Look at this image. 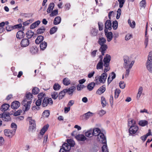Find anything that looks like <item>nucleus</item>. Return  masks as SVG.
I'll use <instances>...</instances> for the list:
<instances>
[{
  "instance_id": "obj_61",
  "label": "nucleus",
  "mask_w": 152,
  "mask_h": 152,
  "mask_svg": "<svg viewBox=\"0 0 152 152\" xmlns=\"http://www.w3.org/2000/svg\"><path fill=\"white\" fill-rule=\"evenodd\" d=\"M119 86L121 88L124 89L125 87V84L124 82L121 81L119 83Z\"/></svg>"
},
{
  "instance_id": "obj_14",
  "label": "nucleus",
  "mask_w": 152,
  "mask_h": 152,
  "mask_svg": "<svg viewBox=\"0 0 152 152\" xmlns=\"http://www.w3.org/2000/svg\"><path fill=\"white\" fill-rule=\"evenodd\" d=\"M116 77L115 74L113 72L110 73L107 79L108 84H110Z\"/></svg>"
},
{
  "instance_id": "obj_23",
  "label": "nucleus",
  "mask_w": 152,
  "mask_h": 152,
  "mask_svg": "<svg viewBox=\"0 0 152 152\" xmlns=\"http://www.w3.org/2000/svg\"><path fill=\"white\" fill-rule=\"evenodd\" d=\"M42 100L41 99H38V100L36 102V104L37 106L38 107H36V106L33 107H32V110H35L36 109L37 110H38L39 109L40 107H39V106H40L41 104Z\"/></svg>"
},
{
  "instance_id": "obj_58",
  "label": "nucleus",
  "mask_w": 152,
  "mask_h": 152,
  "mask_svg": "<svg viewBox=\"0 0 152 152\" xmlns=\"http://www.w3.org/2000/svg\"><path fill=\"white\" fill-rule=\"evenodd\" d=\"M132 36L131 34H128L126 35L125 37V39L126 40H128L131 39Z\"/></svg>"
},
{
  "instance_id": "obj_27",
  "label": "nucleus",
  "mask_w": 152,
  "mask_h": 152,
  "mask_svg": "<svg viewBox=\"0 0 152 152\" xmlns=\"http://www.w3.org/2000/svg\"><path fill=\"white\" fill-rule=\"evenodd\" d=\"M24 36V34L23 31H19L16 34V37L18 39H21L23 38Z\"/></svg>"
},
{
  "instance_id": "obj_48",
  "label": "nucleus",
  "mask_w": 152,
  "mask_h": 152,
  "mask_svg": "<svg viewBox=\"0 0 152 152\" xmlns=\"http://www.w3.org/2000/svg\"><path fill=\"white\" fill-rule=\"evenodd\" d=\"M45 29L44 27H42L41 28L38 29L37 31V33L40 34L43 33L45 31Z\"/></svg>"
},
{
  "instance_id": "obj_54",
  "label": "nucleus",
  "mask_w": 152,
  "mask_h": 152,
  "mask_svg": "<svg viewBox=\"0 0 152 152\" xmlns=\"http://www.w3.org/2000/svg\"><path fill=\"white\" fill-rule=\"evenodd\" d=\"M146 1L145 0H142L140 1V5L141 7L145 8L146 6Z\"/></svg>"
},
{
  "instance_id": "obj_52",
  "label": "nucleus",
  "mask_w": 152,
  "mask_h": 152,
  "mask_svg": "<svg viewBox=\"0 0 152 152\" xmlns=\"http://www.w3.org/2000/svg\"><path fill=\"white\" fill-rule=\"evenodd\" d=\"M118 26V22L116 20L114 21L113 23L112 27L114 30H116Z\"/></svg>"
},
{
  "instance_id": "obj_4",
  "label": "nucleus",
  "mask_w": 152,
  "mask_h": 152,
  "mask_svg": "<svg viewBox=\"0 0 152 152\" xmlns=\"http://www.w3.org/2000/svg\"><path fill=\"white\" fill-rule=\"evenodd\" d=\"M31 103V101H27L26 99L23 100L22 104L23 105V109L25 108V109H23L24 111H28L29 109Z\"/></svg>"
},
{
  "instance_id": "obj_17",
  "label": "nucleus",
  "mask_w": 152,
  "mask_h": 152,
  "mask_svg": "<svg viewBox=\"0 0 152 152\" xmlns=\"http://www.w3.org/2000/svg\"><path fill=\"white\" fill-rule=\"evenodd\" d=\"M29 118L30 125V127L32 129H33L36 128V124L35 121L30 117H29Z\"/></svg>"
},
{
  "instance_id": "obj_24",
  "label": "nucleus",
  "mask_w": 152,
  "mask_h": 152,
  "mask_svg": "<svg viewBox=\"0 0 152 152\" xmlns=\"http://www.w3.org/2000/svg\"><path fill=\"white\" fill-rule=\"evenodd\" d=\"M49 127V125L48 124L45 125L43 126L42 128L41 129L40 131V133L42 135H43L44 134L45 132L48 130Z\"/></svg>"
},
{
  "instance_id": "obj_30",
  "label": "nucleus",
  "mask_w": 152,
  "mask_h": 152,
  "mask_svg": "<svg viewBox=\"0 0 152 152\" xmlns=\"http://www.w3.org/2000/svg\"><path fill=\"white\" fill-rule=\"evenodd\" d=\"M85 135L88 137H91L94 136L93 134V129H91L88 130L85 133Z\"/></svg>"
},
{
  "instance_id": "obj_5",
  "label": "nucleus",
  "mask_w": 152,
  "mask_h": 152,
  "mask_svg": "<svg viewBox=\"0 0 152 152\" xmlns=\"http://www.w3.org/2000/svg\"><path fill=\"white\" fill-rule=\"evenodd\" d=\"M53 102L51 98H45L42 101V105L43 107H46L48 105H51Z\"/></svg>"
},
{
  "instance_id": "obj_12",
  "label": "nucleus",
  "mask_w": 152,
  "mask_h": 152,
  "mask_svg": "<svg viewBox=\"0 0 152 152\" xmlns=\"http://www.w3.org/2000/svg\"><path fill=\"white\" fill-rule=\"evenodd\" d=\"M105 35L107 38L108 42H110L113 39V34L111 32H107L106 29H104Z\"/></svg>"
},
{
  "instance_id": "obj_3",
  "label": "nucleus",
  "mask_w": 152,
  "mask_h": 152,
  "mask_svg": "<svg viewBox=\"0 0 152 152\" xmlns=\"http://www.w3.org/2000/svg\"><path fill=\"white\" fill-rule=\"evenodd\" d=\"M124 67L125 69H131L134 62V61H131L128 57L124 58Z\"/></svg>"
},
{
  "instance_id": "obj_42",
  "label": "nucleus",
  "mask_w": 152,
  "mask_h": 152,
  "mask_svg": "<svg viewBox=\"0 0 152 152\" xmlns=\"http://www.w3.org/2000/svg\"><path fill=\"white\" fill-rule=\"evenodd\" d=\"M51 96L52 98L54 99H56L58 97V93L57 92L54 91L52 93Z\"/></svg>"
},
{
  "instance_id": "obj_53",
  "label": "nucleus",
  "mask_w": 152,
  "mask_h": 152,
  "mask_svg": "<svg viewBox=\"0 0 152 152\" xmlns=\"http://www.w3.org/2000/svg\"><path fill=\"white\" fill-rule=\"evenodd\" d=\"M121 92V91L119 89H116L115 92V98H117L119 95V94Z\"/></svg>"
},
{
  "instance_id": "obj_20",
  "label": "nucleus",
  "mask_w": 152,
  "mask_h": 152,
  "mask_svg": "<svg viewBox=\"0 0 152 152\" xmlns=\"http://www.w3.org/2000/svg\"><path fill=\"white\" fill-rule=\"evenodd\" d=\"M101 132V130L98 128L93 129V134L94 136H97Z\"/></svg>"
},
{
  "instance_id": "obj_2",
  "label": "nucleus",
  "mask_w": 152,
  "mask_h": 152,
  "mask_svg": "<svg viewBox=\"0 0 152 152\" xmlns=\"http://www.w3.org/2000/svg\"><path fill=\"white\" fill-rule=\"evenodd\" d=\"M146 65L147 70L151 73H152V51L149 53Z\"/></svg>"
},
{
  "instance_id": "obj_55",
  "label": "nucleus",
  "mask_w": 152,
  "mask_h": 152,
  "mask_svg": "<svg viewBox=\"0 0 152 152\" xmlns=\"http://www.w3.org/2000/svg\"><path fill=\"white\" fill-rule=\"evenodd\" d=\"M43 115L44 116L46 117H48L50 115V112L48 110H45L43 113Z\"/></svg>"
},
{
  "instance_id": "obj_39",
  "label": "nucleus",
  "mask_w": 152,
  "mask_h": 152,
  "mask_svg": "<svg viewBox=\"0 0 152 152\" xmlns=\"http://www.w3.org/2000/svg\"><path fill=\"white\" fill-rule=\"evenodd\" d=\"M103 62L99 61L96 65V69H102L103 68Z\"/></svg>"
},
{
  "instance_id": "obj_11",
  "label": "nucleus",
  "mask_w": 152,
  "mask_h": 152,
  "mask_svg": "<svg viewBox=\"0 0 152 152\" xmlns=\"http://www.w3.org/2000/svg\"><path fill=\"white\" fill-rule=\"evenodd\" d=\"M110 59L111 57L108 54H106L103 60L104 63V66H109Z\"/></svg>"
},
{
  "instance_id": "obj_56",
  "label": "nucleus",
  "mask_w": 152,
  "mask_h": 152,
  "mask_svg": "<svg viewBox=\"0 0 152 152\" xmlns=\"http://www.w3.org/2000/svg\"><path fill=\"white\" fill-rule=\"evenodd\" d=\"M33 32L30 31H28L26 33L27 37L28 38H31L33 36Z\"/></svg>"
},
{
  "instance_id": "obj_16",
  "label": "nucleus",
  "mask_w": 152,
  "mask_h": 152,
  "mask_svg": "<svg viewBox=\"0 0 152 152\" xmlns=\"http://www.w3.org/2000/svg\"><path fill=\"white\" fill-rule=\"evenodd\" d=\"M64 89L66 91V93H67L70 95H72L74 91L76 90V87L74 86H73L68 89Z\"/></svg>"
},
{
  "instance_id": "obj_35",
  "label": "nucleus",
  "mask_w": 152,
  "mask_h": 152,
  "mask_svg": "<svg viewBox=\"0 0 152 152\" xmlns=\"http://www.w3.org/2000/svg\"><path fill=\"white\" fill-rule=\"evenodd\" d=\"M67 142L66 143L70 146V148L71 147H73L75 145V142L72 139L67 140Z\"/></svg>"
},
{
  "instance_id": "obj_49",
  "label": "nucleus",
  "mask_w": 152,
  "mask_h": 152,
  "mask_svg": "<svg viewBox=\"0 0 152 152\" xmlns=\"http://www.w3.org/2000/svg\"><path fill=\"white\" fill-rule=\"evenodd\" d=\"M39 89L37 87H35L32 90V93L34 94H38L39 93Z\"/></svg>"
},
{
  "instance_id": "obj_38",
  "label": "nucleus",
  "mask_w": 152,
  "mask_h": 152,
  "mask_svg": "<svg viewBox=\"0 0 152 152\" xmlns=\"http://www.w3.org/2000/svg\"><path fill=\"white\" fill-rule=\"evenodd\" d=\"M148 124V121L145 120H142L140 121L139 122V124L142 126H145Z\"/></svg>"
},
{
  "instance_id": "obj_13",
  "label": "nucleus",
  "mask_w": 152,
  "mask_h": 152,
  "mask_svg": "<svg viewBox=\"0 0 152 152\" xmlns=\"http://www.w3.org/2000/svg\"><path fill=\"white\" fill-rule=\"evenodd\" d=\"M29 40L27 38H24L20 42L22 47H26L28 46L29 44Z\"/></svg>"
},
{
  "instance_id": "obj_37",
  "label": "nucleus",
  "mask_w": 152,
  "mask_h": 152,
  "mask_svg": "<svg viewBox=\"0 0 152 152\" xmlns=\"http://www.w3.org/2000/svg\"><path fill=\"white\" fill-rule=\"evenodd\" d=\"M63 83L64 85L67 86L70 83V81L68 78H65L63 80Z\"/></svg>"
},
{
  "instance_id": "obj_62",
  "label": "nucleus",
  "mask_w": 152,
  "mask_h": 152,
  "mask_svg": "<svg viewBox=\"0 0 152 152\" xmlns=\"http://www.w3.org/2000/svg\"><path fill=\"white\" fill-rule=\"evenodd\" d=\"M98 25L99 26V30L101 31L103 29V25L102 23L100 22L98 23Z\"/></svg>"
},
{
  "instance_id": "obj_41",
  "label": "nucleus",
  "mask_w": 152,
  "mask_h": 152,
  "mask_svg": "<svg viewBox=\"0 0 152 152\" xmlns=\"http://www.w3.org/2000/svg\"><path fill=\"white\" fill-rule=\"evenodd\" d=\"M95 85L94 83L92 82L89 83L87 86L88 89L89 91L92 90L94 88Z\"/></svg>"
},
{
  "instance_id": "obj_51",
  "label": "nucleus",
  "mask_w": 152,
  "mask_h": 152,
  "mask_svg": "<svg viewBox=\"0 0 152 152\" xmlns=\"http://www.w3.org/2000/svg\"><path fill=\"white\" fill-rule=\"evenodd\" d=\"M58 14V10H55L53 11L50 14V16L51 17H53L56 15Z\"/></svg>"
},
{
  "instance_id": "obj_57",
  "label": "nucleus",
  "mask_w": 152,
  "mask_h": 152,
  "mask_svg": "<svg viewBox=\"0 0 152 152\" xmlns=\"http://www.w3.org/2000/svg\"><path fill=\"white\" fill-rule=\"evenodd\" d=\"M45 96V94L43 93H40L38 95V99H41L44 97Z\"/></svg>"
},
{
  "instance_id": "obj_60",
  "label": "nucleus",
  "mask_w": 152,
  "mask_h": 152,
  "mask_svg": "<svg viewBox=\"0 0 152 152\" xmlns=\"http://www.w3.org/2000/svg\"><path fill=\"white\" fill-rule=\"evenodd\" d=\"M14 29L13 26H8L6 27V29L7 31H11Z\"/></svg>"
},
{
  "instance_id": "obj_7",
  "label": "nucleus",
  "mask_w": 152,
  "mask_h": 152,
  "mask_svg": "<svg viewBox=\"0 0 152 152\" xmlns=\"http://www.w3.org/2000/svg\"><path fill=\"white\" fill-rule=\"evenodd\" d=\"M138 129V127L136 126L132 125L130 126L129 132V134L132 135L135 134Z\"/></svg>"
},
{
  "instance_id": "obj_43",
  "label": "nucleus",
  "mask_w": 152,
  "mask_h": 152,
  "mask_svg": "<svg viewBox=\"0 0 152 152\" xmlns=\"http://www.w3.org/2000/svg\"><path fill=\"white\" fill-rule=\"evenodd\" d=\"M58 28L56 26H54L51 28L50 31V34H52L55 33L57 31Z\"/></svg>"
},
{
  "instance_id": "obj_34",
  "label": "nucleus",
  "mask_w": 152,
  "mask_h": 152,
  "mask_svg": "<svg viewBox=\"0 0 152 152\" xmlns=\"http://www.w3.org/2000/svg\"><path fill=\"white\" fill-rule=\"evenodd\" d=\"M47 45V43L45 42H44L41 43L40 45V47L41 49L42 50H44L46 48Z\"/></svg>"
},
{
  "instance_id": "obj_44",
  "label": "nucleus",
  "mask_w": 152,
  "mask_h": 152,
  "mask_svg": "<svg viewBox=\"0 0 152 152\" xmlns=\"http://www.w3.org/2000/svg\"><path fill=\"white\" fill-rule=\"evenodd\" d=\"M11 128L12 129L11 130L13 131H14L15 133V132L17 128V125L16 124L14 123H12L11 125Z\"/></svg>"
},
{
  "instance_id": "obj_36",
  "label": "nucleus",
  "mask_w": 152,
  "mask_h": 152,
  "mask_svg": "<svg viewBox=\"0 0 152 152\" xmlns=\"http://www.w3.org/2000/svg\"><path fill=\"white\" fill-rule=\"evenodd\" d=\"M101 103L102 106L104 107L106 106L107 104V102L104 96H102L101 99Z\"/></svg>"
},
{
  "instance_id": "obj_18",
  "label": "nucleus",
  "mask_w": 152,
  "mask_h": 152,
  "mask_svg": "<svg viewBox=\"0 0 152 152\" xmlns=\"http://www.w3.org/2000/svg\"><path fill=\"white\" fill-rule=\"evenodd\" d=\"M94 115V113L88 112L84 114L83 115V117L85 119H87L90 117H91Z\"/></svg>"
},
{
  "instance_id": "obj_9",
  "label": "nucleus",
  "mask_w": 152,
  "mask_h": 152,
  "mask_svg": "<svg viewBox=\"0 0 152 152\" xmlns=\"http://www.w3.org/2000/svg\"><path fill=\"white\" fill-rule=\"evenodd\" d=\"M62 148L60 149L59 152H66L70 149V146L66 143L63 144L62 146Z\"/></svg>"
},
{
  "instance_id": "obj_33",
  "label": "nucleus",
  "mask_w": 152,
  "mask_h": 152,
  "mask_svg": "<svg viewBox=\"0 0 152 152\" xmlns=\"http://www.w3.org/2000/svg\"><path fill=\"white\" fill-rule=\"evenodd\" d=\"M136 122L135 120L132 119H129L128 121V126L130 127L132 125L136 126Z\"/></svg>"
},
{
  "instance_id": "obj_46",
  "label": "nucleus",
  "mask_w": 152,
  "mask_h": 152,
  "mask_svg": "<svg viewBox=\"0 0 152 152\" xmlns=\"http://www.w3.org/2000/svg\"><path fill=\"white\" fill-rule=\"evenodd\" d=\"M129 24L130 26L132 28H134L135 27V23L134 21H132V22L130 19H129L128 20Z\"/></svg>"
},
{
  "instance_id": "obj_40",
  "label": "nucleus",
  "mask_w": 152,
  "mask_h": 152,
  "mask_svg": "<svg viewBox=\"0 0 152 152\" xmlns=\"http://www.w3.org/2000/svg\"><path fill=\"white\" fill-rule=\"evenodd\" d=\"M143 88L142 87H140L138 89V92L137 95V98H140L142 92Z\"/></svg>"
},
{
  "instance_id": "obj_64",
  "label": "nucleus",
  "mask_w": 152,
  "mask_h": 152,
  "mask_svg": "<svg viewBox=\"0 0 152 152\" xmlns=\"http://www.w3.org/2000/svg\"><path fill=\"white\" fill-rule=\"evenodd\" d=\"M32 94L30 93H28L27 94L26 96V98L28 99H30L32 97Z\"/></svg>"
},
{
  "instance_id": "obj_1",
  "label": "nucleus",
  "mask_w": 152,
  "mask_h": 152,
  "mask_svg": "<svg viewBox=\"0 0 152 152\" xmlns=\"http://www.w3.org/2000/svg\"><path fill=\"white\" fill-rule=\"evenodd\" d=\"M98 42L101 46L99 50L101 52L102 55H104L105 53V51L107 48V45L105 44L106 42V40L104 38L101 37L99 39Z\"/></svg>"
},
{
  "instance_id": "obj_32",
  "label": "nucleus",
  "mask_w": 152,
  "mask_h": 152,
  "mask_svg": "<svg viewBox=\"0 0 152 152\" xmlns=\"http://www.w3.org/2000/svg\"><path fill=\"white\" fill-rule=\"evenodd\" d=\"M44 39V37L42 36H39L37 37V39L35 40V43L39 44L42 42Z\"/></svg>"
},
{
  "instance_id": "obj_29",
  "label": "nucleus",
  "mask_w": 152,
  "mask_h": 152,
  "mask_svg": "<svg viewBox=\"0 0 152 152\" xmlns=\"http://www.w3.org/2000/svg\"><path fill=\"white\" fill-rule=\"evenodd\" d=\"M61 21V18L60 16L56 17L53 21V23L55 25H57L59 24Z\"/></svg>"
},
{
  "instance_id": "obj_22",
  "label": "nucleus",
  "mask_w": 152,
  "mask_h": 152,
  "mask_svg": "<svg viewBox=\"0 0 152 152\" xmlns=\"http://www.w3.org/2000/svg\"><path fill=\"white\" fill-rule=\"evenodd\" d=\"M105 90V86H103L98 89L96 92V93L97 94L100 95L104 93Z\"/></svg>"
},
{
  "instance_id": "obj_26",
  "label": "nucleus",
  "mask_w": 152,
  "mask_h": 152,
  "mask_svg": "<svg viewBox=\"0 0 152 152\" xmlns=\"http://www.w3.org/2000/svg\"><path fill=\"white\" fill-rule=\"evenodd\" d=\"M55 6V4L53 3H50L48 7V8L47 9V12L48 13H50L51 12L52 10H53V8Z\"/></svg>"
},
{
  "instance_id": "obj_10",
  "label": "nucleus",
  "mask_w": 152,
  "mask_h": 152,
  "mask_svg": "<svg viewBox=\"0 0 152 152\" xmlns=\"http://www.w3.org/2000/svg\"><path fill=\"white\" fill-rule=\"evenodd\" d=\"M4 132L5 136L10 137H12L15 134L14 131L10 129H5Z\"/></svg>"
},
{
  "instance_id": "obj_50",
  "label": "nucleus",
  "mask_w": 152,
  "mask_h": 152,
  "mask_svg": "<svg viewBox=\"0 0 152 152\" xmlns=\"http://www.w3.org/2000/svg\"><path fill=\"white\" fill-rule=\"evenodd\" d=\"M61 88V86L58 83H55L53 86V88L55 91L59 90Z\"/></svg>"
},
{
  "instance_id": "obj_19",
  "label": "nucleus",
  "mask_w": 152,
  "mask_h": 152,
  "mask_svg": "<svg viewBox=\"0 0 152 152\" xmlns=\"http://www.w3.org/2000/svg\"><path fill=\"white\" fill-rule=\"evenodd\" d=\"M111 26V23L110 20H107L105 23V29H107H107L110 30L112 28Z\"/></svg>"
},
{
  "instance_id": "obj_59",
  "label": "nucleus",
  "mask_w": 152,
  "mask_h": 152,
  "mask_svg": "<svg viewBox=\"0 0 152 152\" xmlns=\"http://www.w3.org/2000/svg\"><path fill=\"white\" fill-rule=\"evenodd\" d=\"M118 1L119 2V7L120 8H122L123 5L124 4L125 2L124 0H118Z\"/></svg>"
},
{
  "instance_id": "obj_28",
  "label": "nucleus",
  "mask_w": 152,
  "mask_h": 152,
  "mask_svg": "<svg viewBox=\"0 0 152 152\" xmlns=\"http://www.w3.org/2000/svg\"><path fill=\"white\" fill-rule=\"evenodd\" d=\"M98 33V31L97 29L94 28H92L90 30V34L91 36L94 37L96 36Z\"/></svg>"
},
{
  "instance_id": "obj_6",
  "label": "nucleus",
  "mask_w": 152,
  "mask_h": 152,
  "mask_svg": "<svg viewBox=\"0 0 152 152\" xmlns=\"http://www.w3.org/2000/svg\"><path fill=\"white\" fill-rule=\"evenodd\" d=\"M97 140L103 144L106 143V137L103 133L102 132L97 136Z\"/></svg>"
},
{
  "instance_id": "obj_25",
  "label": "nucleus",
  "mask_w": 152,
  "mask_h": 152,
  "mask_svg": "<svg viewBox=\"0 0 152 152\" xmlns=\"http://www.w3.org/2000/svg\"><path fill=\"white\" fill-rule=\"evenodd\" d=\"M10 107V105L8 104H4L1 106V110L2 111H5L7 110Z\"/></svg>"
},
{
  "instance_id": "obj_47",
  "label": "nucleus",
  "mask_w": 152,
  "mask_h": 152,
  "mask_svg": "<svg viewBox=\"0 0 152 152\" xmlns=\"http://www.w3.org/2000/svg\"><path fill=\"white\" fill-rule=\"evenodd\" d=\"M30 51L33 53H37L38 49L36 47L33 46L31 48Z\"/></svg>"
},
{
  "instance_id": "obj_63",
  "label": "nucleus",
  "mask_w": 152,
  "mask_h": 152,
  "mask_svg": "<svg viewBox=\"0 0 152 152\" xmlns=\"http://www.w3.org/2000/svg\"><path fill=\"white\" fill-rule=\"evenodd\" d=\"M126 72L125 74L124 75L125 77L127 78L129 75L130 70L131 69H125Z\"/></svg>"
},
{
  "instance_id": "obj_45",
  "label": "nucleus",
  "mask_w": 152,
  "mask_h": 152,
  "mask_svg": "<svg viewBox=\"0 0 152 152\" xmlns=\"http://www.w3.org/2000/svg\"><path fill=\"white\" fill-rule=\"evenodd\" d=\"M102 147V152H109L107 149V143H105Z\"/></svg>"
},
{
  "instance_id": "obj_21",
  "label": "nucleus",
  "mask_w": 152,
  "mask_h": 152,
  "mask_svg": "<svg viewBox=\"0 0 152 152\" xmlns=\"http://www.w3.org/2000/svg\"><path fill=\"white\" fill-rule=\"evenodd\" d=\"M76 139L79 141H84L86 139V137L83 134H78L75 136Z\"/></svg>"
},
{
  "instance_id": "obj_15",
  "label": "nucleus",
  "mask_w": 152,
  "mask_h": 152,
  "mask_svg": "<svg viewBox=\"0 0 152 152\" xmlns=\"http://www.w3.org/2000/svg\"><path fill=\"white\" fill-rule=\"evenodd\" d=\"M20 105V103L18 101H14L11 105V107L12 109H15L18 108Z\"/></svg>"
},
{
  "instance_id": "obj_8",
  "label": "nucleus",
  "mask_w": 152,
  "mask_h": 152,
  "mask_svg": "<svg viewBox=\"0 0 152 152\" xmlns=\"http://www.w3.org/2000/svg\"><path fill=\"white\" fill-rule=\"evenodd\" d=\"M107 77V74L106 73H103L99 77V81L100 83H104L106 80Z\"/></svg>"
},
{
  "instance_id": "obj_31",
  "label": "nucleus",
  "mask_w": 152,
  "mask_h": 152,
  "mask_svg": "<svg viewBox=\"0 0 152 152\" xmlns=\"http://www.w3.org/2000/svg\"><path fill=\"white\" fill-rule=\"evenodd\" d=\"M66 91L64 89L59 92L58 94V99H62L65 96Z\"/></svg>"
}]
</instances>
